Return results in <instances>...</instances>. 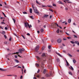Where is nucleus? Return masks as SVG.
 <instances>
[{
    "instance_id": "nucleus-40",
    "label": "nucleus",
    "mask_w": 79,
    "mask_h": 79,
    "mask_svg": "<svg viewBox=\"0 0 79 79\" xmlns=\"http://www.w3.org/2000/svg\"><path fill=\"white\" fill-rule=\"evenodd\" d=\"M42 6L43 7H47V6H45V5H42Z\"/></svg>"
},
{
    "instance_id": "nucleus-12",
    "label": "nucleus",
    "mask_w": 79,
    "mask_h": 79,
    "mask_svg": "<svg viewBox=\"0 0 79 79\" xmlns=\"http://www.w3.org/2000/svg\"><path fill=\"white\" fill-rule=\"evenodd\" d=\"M48 15H44V17L45 18H47V16H48Z\"/></svg>"
},
{
    "instance_id": "nucleus-16",
    "label": "nucleus",
    "mask_w": 79,
    "mask_h": 79,
    "mask_svg": "<svg viewBox=\"0 0 79 79\" xmlns=\"http://www.w3.org/2000/svg\"><path fill=\"white\" fill-rule=\"evenodd\" d=\"M73 61L74 63H75L76 62V60L74 59L73 60Z\"/></svg>"
},
{
    "instance_id": "nucleus-49",
    "label": "nucleus",
    "mask_w": 79,
    "mask_h": 79,
    "mask_svg": "<svg viewBox=\"0 0 79 79\" xmlns=\"http://www.w3.org/2000/svg\"><path fill=\"white\" fill-rule=\"evenodd\" d=\"M9 41H11V38H10V39H9Z\"/></svg>"
},
{
    "instance_id": "nucleus-32",
    "label": "nucleus",
    "mask_w": 79,
    "mask_h": 79,
    "mask_svg": "<svg viewBox=\"0 0 79 79\" xmlns=\"http://www.w3.org/2000/svg\"><path fill=\"white\" fill-rule=\"evenodd\" d=\"M49 10H50V11H52V12H53V10H52L51 9H49Z\"/></svg>"
},
{
    "instance_id": "nucleus-23",
    "label": "nucleus",
    "mask_w": 79,
    "mask_h": 79,
    "mask_svg": "<svg viewBox=\"0 0 79 79\" xmlns=\"http://www.w3.org/2000/svg\"><path fill=\"white\" fill-rule=\"evenodd\" d=\"M68 55L69 56H70V57H72V56L70 54L68 53Z\"/></svg>"
},
{
    "instance_id": "nucleus-14",
    "label": "nucleus",
    "mask_w": 79,
    "mask_h": 79,
    "mask_svg": "<svg viewBox=\"0 0 79 79\" xmlns=\"http://www.w3.org/2000/svg\"><path fill=\"white\" fill-rule=\"evenodd\" d=\"M32 9L30 8V13H32Z\"/></svg>"
},
{
    "instance_id": "nucleus-24",
    "label": "nucleus",
    "mask_w": 79,
    "mask_h": 79,
    "mask_svg": "<svg viewBox=\"0 0 79 79\" xmlns=\"http://www.w3.org/2000/svg\"><path fill=\"white\" fill-rule=\"evenodd\" d=\"M48 7H49V8H52V6L51 5H48Z\"/></svg>"
},
{
    "instance_id": "nucleus-35",
    "label": "nucleus",
    "mask_w": 79,
    "mask_h": 79,
    "mask_svg": "<svg viewBox=\"0 0 79 79\" xmlns=\"http://www.w3.org/2000/svg\"><path fill=\"white\" fill-rule=\"evenodd\" d=\"M49 49H50V48H51V46L50 45L48 46V47Z\"/></svg>"
},
{
    "instance_id": "nucleus-7",
    "label": "nucleus",
    "mask_w": 79,
    "mask_h": 79,
    "mask_svg": "<svg viewBox=\"0 0 79 79\" xmlns=\"http://www.w3.org/2000/svg\"><path fill=\"white\" fill-rule=\"evenodd\" d=\"M58 63H59V64H60V59L58 58H57L56 59Z\"/></svg>"
},
{
    "instance_id": "nucleus-5",
    "label": "nucleus",
    "mask_w": 79,
    "mask_h": 79,
    "mask_svg": "<svg viewBox=\"0 0 79 79\" xmlns=\"http://www.w3.org/2000/svg\"><path fill=\"white\" fill-rule=\"evenodd\" d=\"M61 39H59L57 40V42L58 43H61Z\"/></svg>"
},
{
    "instance_id": "nucleus-4",
    "label": "nucleus",
    "mask_w": 79,
    "mask_h": 79,
    "mask_svg": "<svg viewBox=\"0 0 79 79\" xmlns=\"http://www.w3.org/2000/svg\"><path fill=\"white\" fill-rule=\"evenodd\" d=\"M39 46H36L35 48V51L37 52V50H39Z\"/></svg>"
},
{
    "instance_id": "nucleus-34",
    "label": "nucleus",
    "mask_w": 79,
    "mask_h": 79,
    "mask_svg": "<svg viewBox=\"0 0 79 79\" xmlns=\"http://www.w3.org/2000/svg\"><path fill=\"white\" fill-rule=\"evenodd\" d=\"M5 39H6V38H7V37H6V35H4Z\"/></svg>"
},
{
    "instance_id": "nucleus-1",
    "label": "nucleus",
    "mask_w": 79,
    "mask_h": 79,
    "mask_svg": "<svg viewBox=\"0 0 79 79\" xmlns=\"http://www.w3.org/2000/svg\"><path fill=\"white\" fill-rule=\"evenodd\" d=\"M24 48H19L18 50V52H16V53H13V54H16V53H17V54H18L19 53H23V52H24Z\"/></svg>"
},
{
    "instance_id": "nucleus-43",
    "label": "nucleus",
    "mask_w": 79,
    "mask_h": 79,
    "mask_svg": "<svg viewBox=\"0 0 79 79\" xmlns=\"http://www.w3.org/2000/svg\"><path fill=\"white\" fill-rule=\"evenodd\" d=\"M56 24L57 27H59V26H58V24L56 23Z\"/></svg>"
},
{
    "instance_id": "nucleus-37",
    "label": "nucleus",
    "mask_w": 79,
    "mask_h": 79,
    "mask_svg": "<svg viewBox=\"0 0 79 79\" xmlns=\"http://www.w3.org/2000/svg\"><path fill=\"white\" fill-rule=\"evenodd\" d=\"M21 36L23 37V38L24 39H25V37H24L23 35H22Z\"/></svg>"
},
{
    "instance_id": "nucleus-50",
    "label": "nucleus",
    "mask_w": 79,
    "mask_h": 79,
    "mask_svg": "<svg viewBox=\"0 0 79 79\" xmlns=\"http://www.w3.org/2000/svg\"><path fill=\"white\" fill-rule=\"evenodd\" d=\"M73 24L74 25V26H76V23H73Z\"/></svg>"
},
{
    "instance_id": "nucleus-6",
    "label": "nucleus",
    "mask_w": 79,
    "mask_h": 79,
    "mask_svg": "<svg viewBox=\"0 0 79 79\" xmlns=\"http://www.w3.org/2000/svg\"><path fill=\"white\" fill-rule=\"evenodd\" d=\"M52 74H51V73H50V75L49 74H48L47 73L46 74V77H49V76H52Z\"/></svg>"
},
{
    "instance_id": "nucleus-3",
    "label": "nucleus",
    "mask_w": 79,
    "mask_h": 79,
    "mask_svg": "<svg viewBox=\"0 0 79 79\" xmlns=\"http://www.w3.org/2000/svg\"><path fill=\"white\" fill-rule=\"evenodd\" d=\"M25 27H27V25L29 27V28H30V26H29V23H24Z\"/></svg>"
},
{
    "instance_id": "nucleus-29",
    "label": "nucleus",
    "mask_w": 79,
    "mask_h": 79,
    "mask_svg": "<svg viewBox=\"0 0 79 79\" xmlns=\"http://www.w3.org/2000/svg\"><path fill=\"white\" fill-rule=\"evenodd\" d=\"M44 48H45V47H44V46L43 47H42V50H44Z\"/></svg>"
},
{
    "instance_id": "nucleus-48",
    "label": "nucleus",
    "mask_w": 79,
    "mask_h": 79,
    "mask_svg": "<svg viewBox=\"0 0 79 79\" xmlns=\"http://www.w3.org/2000/svg\"><path fill=\"white\" fill-rule=\"evenodd\" d=\"M78 43V41L75 42V44H77Z\"/></svg>"
},
{
    "instance_id": "nucleus-44",
    "label": "nucleus",
    "mask_w": 79,
    "mask_h": 79,
    "mask_svg": "<svg viewBox=\"0 0 79 79\" xmlns=\"http://www.w3.org/2000/svg\"><path fill=\"white\" fill-rule=\"evenodd\" d=\"M58 55H59V56H61V55H60V54L59 53H57Z\"/></svg>"
},
{
    "instance_id": "nucleus-17",
    "label": "nucleus",
    "mask_w": 79,
    "mask_h": 79,
    "mask_svg": "<svg viewBox=\"0 0 79 79\" xmlns=\"http://www.w3.org/2000/svg\"><path fill=\"white\" fill-rule=\"evenodd\" d=\"M46 70L45 69H44V70L43 73L45 74L46 73Z\"/></svg>"
},
{
    "instance_id": "nucleus-39",
    "label": "nucleus",
    "mask_w": 79,
    "mask_h": 79,
    "mask_svg": "<svg viewBox=\"0 0 79 79\" xmlns=\"http://www.w3.org/2000/svg\"><path fill=\"white\" fill-rule=\"evenodd\" d=\"M5 30H7L8 29V28H7L6 27L5 28Z\"/></svg>"
},
{
    "instance_id": "nucleus-26",
    "label": "nucleus",
    "mask_w": 79,
    "mask_h": 79,
    "mask_svg": "<svg viewBox=\"0 0 79 79\" xmlns=\"http://www.w3.org/2000/svg\"><path fill=\"white\" fill-rule=\"evenodd\" d=\"M70 42H71V43H72V44H74L75 43V42H74V41H71Z\"/></svg>"
},
{
    "instance_id": "nucleus-45",
    "label": "nucleus",
    "mask_w": 79,
    "mask_h": 79,
    "mask_svg": "<svg viewBox=\"0 0 79 79\" xmlns=\"http://www.w3.org/2000/svg\"><path fill=\"white\" fill-rule=\"evenodd\" d=\"M15 57L16 58H18V56L15 55Z\"/></svg>"
},
{
    "instance_id": "nucleus-9",
    "label": "nucleus",
    "mask_w": 79,
    "mask_h": 79,
    "mask_svg": "<svg viewBox=\"0 0 79 79\" xmlns=\"http://www.w3.org/2000/svg\"><path fill=\"white\" fill-rule=\"evenodd\" d=\"M15 63H19V61L17 60H15Z\"/></svg>"
},
{
    "instance_id": "nucleus-31",
    "label": "nucleus",
    "mask_w": 79,
    "mask_h": 79,
    "mask_svg": "<svg viewBox=\"0 0 79 79\" xmlns=\"http://www.w3.org/2000/svg\"><path fill=\"white\" fill-rule=\"evenodd\" d=\"M36 66H37V67H38V66H39V64H36Z\"/></svg>"
},
{
    "instance_id": "nucleus-51",
    "label": "nucleus",
    "mask_w": 79,
    "mask_h": 79,
    "mask_svg": "<svg viewBox=\"0 0 79 79\" xmlns=\"http://www.w3.org/2000/svg\"><path fill=\"white\" fill-rule=\"evenodd\" d=\"M67 38L68 39H71V38H70V37H67Z\"/></svg>"
},
{
    "instance_id": "nucleus-46",
    "label": "nucleus",
    "mask_w": 79,
    "mask_h": 79,
    "mask_svg": "<svg viewBox=\"0 0 79 79\" xmlns=\"http://www.w3.org/2000/svg\"><path fill=\"white\" fill-rule=\"evenodd\" d=\"M62 45H63V46H64V47H65V45L63 43L62 44Z\"/></svg>"
},
{
    "instance_id": "nucleus-53",
    "label": "nucleus",
    "mask_w": 79,
    "mask_h": 79,
    "mask_svg": "<svg viewBox=\"0 0 79 79\" xmlns=\"http://www.w3.org/2000/svg\"><path fill=\"white\" fill-rule=\"evenodd\" d=\"M27 35H30V34L29 33H28L27 34Z\"/></svg>"
},
{
    "instance_id": "nucleus-25",
    "label": "nucleus",
    "mask_w": 79,
    "mask_h": 79,
    "mask_svg": "<svg viewBox=\"0 0 79 79\" xmlns=\"http://www.w3.org/2000/svg\"><path fill=\"white\" fill-rule=\"evenodd\" d=\"M30 17L31 19H34V18H33V17L32 16H30Z\"/></svg>"
},
{
    "instance_id": "nucleus-54",
    "label": "nucleus",
    "mask_w": 79,
    "mask_h": 79,
    "mask_svg": "<svg viewBox=\"0 0 79 79\" xmlns=\"http://www.w3.org/2000/svg\"><path fill=\"white\" fill-rule=\"evenodd\" d=\"M64 40H66V38H64L63 39Z\"/></svg>"
},
{
    "instance_id": "nucleus-52",
    "label": "nucleus",
    "mask_w": 79,
    "mask_h": 79,
    "mask_svg": "<svg viewBox=\"0 0 79 79\" xmlns=\"http://www.w3.org/2000/svg\"><path fill=\"white\" fill-rule=\"evenodd\" d=\"M22 78H23V76H21L20 77V79H22Z\"/></svg>"
},
{
    "instance_id": "nucleus-60",
    "label": "nucleus",
    "mask_w": 79,
    "mask_h": 79,
    "mask_svg": "<svg viewBox=\"0 0 79 79\" xmlns=\"http://www.w3.org/2000/svg\"><path fill=\"white\" fill-rule=\"evenodd\" d=\"M24 73H26V70L24 69Z\"/></svg>"
},
{
    "instance_id": "nucleus-55",
    "label": "nucleus",
    "mask_w": 79,
    "mask_h": 79,
    "mask_svg": "<svg viewBox=\"0 0 79 79\" xmlns=\"http://www.w3.org/2000/svg\"><path fill=\"white\" fill-rule=\"evenodd\" d=\"M37 33H38V34H39V33H40V31H37Z\"/></svg>"
},
{
    "instance_id": "nucleus-19",
    "label": "nucleus",
    "mask_w": 79,
    "mask_h": 79,
    "mask_svg": "<svg viewBox=\"0 0 79 79\" xmlns=\"http://www.w3.org/2000/svg\"><path fill=\"white\" fill-rule=\"evenodd\" d=\"M69 74H70L71 76H72V75H73V74L71 72H69Z\"/></svg>"
},
{
    "instance_id": "nucleus-64",
    "label": "nucleus",
    "mask_w": 79,
    "mask_h": 79,
    "mask_svg": "<svg viewBox=\"0 0 79 79\" xmlns=\"http://www.w3.org/2000/svg\"><path fill=\"white\" fill-rule=\"evenodd\" d=\"M33 79H36V77H33Z\"/></svg>"
},
{
    "instance_id": "nucleus-22",
    "label": "nucleus",
    "mask_w": 79,
    "mask_h": 79,
    "mask_svg": "<svg viewBox=\"0 0 79 79\" xmlns=\"http://www.w3.org/2000/svg\"><path fill=\"white\" fill-rule=\"evenodd\" d=\"M59 31H60V29H58L56 31V32L58 33H59Z\"/></svg>"
},
{
    "instance_id": "nucleus-41",
    "label": "nucleus",
    "mask_w": 79,
    "mask_h": 79,
    "mask_svg": "<svg viewBox=\"0 0 79 79\" xmlns=\"http://www.w3.org/2000/svg\"><path fill=\"white\" fill-rule=\"evenodd\" d=\"M1 24H5V23L2 22L1 23Z\"/></svg>"
},
{
    "instance_id": "nucleus-63",
    "label": "nucleus",
    "mask_w": 79,
    "mask_h": 79,
    "mask_svg": "<svg viewBox=\"0 0 79 79\" xmlns=\"http://www.w3.org/2000/svg\"><path fill=\"white\" fill-rule=\"evenodd\" d=\"M77 52H79V50H77Z\"/></svg>"
},
{
    "instance_id": "nucleus-58",
    "label": "nucleus",
    "mask_w": 79,
    "mask_h": 79,
    "mask_svg": "<svg viewBox=\"0 0 79 79\" xmlns=\"http://www.w3.org/2000/svg\"><path fill=\"white\" fill-rule=\"evenodd\" d=\"M37 77H40V76L39 75H37Z\"/></svg>"
},
{
    "instance_id": "nucleus-21",
    "label": "nucleus",
    "mask_w": 79,
    "mask_h": 79,
    "mask_svg": "<svg viewBox=\"0 0 79 79\" xmlns=\"http://www.w3.org/2000/svg\"><path fill=\"white\" fill-rule=\"evenodd\" d=\"M13 20L14 22V23H15V22H16V20L14 19H13Z\"/></svg>"
},
{
    "instance_id": "nucleus-11",
    "label": "nucleus",
    "mask_w": 79,
    "mask_h": 79,
    "mask_svg": "<svg viewBox=\"0 0 79 79\" xmlns=\"http://www.w3.org/2000/svg\"><path fill=\"white\" fill-rule=\"evenodd\" d=\"M36 59L38 60H40V58L38 56H36Z\"/></svg>"
},
{
    "instance_id": "nucleus-38",
    "label": "nucleus",
    "mask_w": 79,
    "mask_h": 79,
    "mask_svg": "<svg viewBox=\"0 0 79 79\" xmlns=\"http://www.w3.org/2000/svg\"><path fill=\"white\" fill-rule=\"evenodd\" d=\"M23 14H27V12H23Z\"/></svg>"
},
{
    "instance_id": "nucleus-28",
    "label": "nucleus",
    "mask_w": 79,
    "mask_h": 79,
    "mask_svg": "<svg viewBox=\"0 0 79 79\" xmlns=\"http://www.w3.org/2000/svg\"><path fill=\"white\" fill-rule=\"evenodd\" d=\"M66 64H67V66H69V63H68V62H66Z\"/></svg>"
},
{
    "instance_id": "nucleus-42",
    "label": "nucleus",
    "mask_w": 79,
    "mask_h": 79,
    "mask_svg": "<svg viewBox=\"0 0 79 79\" xmlns=\"http://www.w3.org/2000/svg\"><path fill=\"white\" fill-rule=\"evenodd\" d=\"M53 6H56V4H53Z\"/></svg>"
},
{
    "instance_id": "nucleus-10",
    "label": "nucleus",
    "mask_w": 79,
    "mask_h": 79,
    "mask_svg": "<svg viewBox=\"0 0 79 79\" xmlns=\"http://www.w3.org/2000/svg\"><path fill=\"white\" fill-rule=\"evenodd\" d=\"M1 34H3V35H5V32L4 31H2Z\"/></svg>"
},
{
    "instance_id": "nucleus-61",
    "label": "nucleus",
    "mask_w": 79,
    "mask_h": 79,
    "mask_svg": "<svg viewBox=\"0 0 79 79\" xmlns=\"http://www.w3.org/2000/svg\"><path fill=\"white\" fill-rule=\"evenodd\" d=\"M60 48H63V47L62 46H60Z\"/></svg>"
},
{
    "instance_id": "nucleus-36",
    "label": "nucleus",
    "mask_w": 79,
    "mask_h": 79,
    "mask_svg": "<svg viewBox=\"0 0 79 79\" xmlns=\"http://www.w3.org/2000/svg\"><path fill=\"white\" fill-rule=\"evenodd\" d=\"M40 72V70L39 69L38 71H37V73H39Z\"/></svg>"
},
{
    "instance_id": "nucleus-13",
    "label": "nucleus",
    "mask_w": 79,
    "mask_h": 79,
    "mask_svg": "<svg viewBox=\"0 0 79 79\" xmlns=\"http://www.w3.org/2000/svg\"><path fill=\"white\" fill-rule=\"evenodd\" d=\"M68 22L69 23H70L71 22V20L70 19H69Z\"/></svg>"
},
{
    "instance_id": "nucleus-20",
    "label": "nucleus",
    "mask_w": 79,
    "mask_h": 79,
    "mask_svg": "<svg viewBox=\"0 0 79 79\" xmlns=\"http://www.w3.org/2000/svg\"><path fill=\"white\" fill-rule=\"evenodd\" d=\"M2 14H3V15H4V16H5V17L6 18V15H5V13H3V12H2Z\"/></svg>"
},
{
    "instance_id": "nucleus-30",
    "label": "nucleus",
    "mask_w": 79,
    "mask_h": 79,
    "mask_svg": "<svg viewBox=\"0 0 79 79\" xmlns=\"http://www.w3.org/2000/svg\"><path fill=\"white\" fill-rule=\"evenodd\" d=\"M65 10H68V8L67 7H66L65 8Z\"/></svg>"
},
{
    "instance_id": "nucleus-47",
    "label": "nucleus",
    "mask_w": 79,
    "mask_h": 79,
    "mask_svg": "<svg viewBox=\"0 0 79 79\" xmlns=\"http://www.w3.org/2000/svg\"><path fill=\"white\" fill-rule=\"evenodd\" d=\"M36 3H37V4H39V2L37 0H36Z\"/></svg>"
},
{
    "instance_id": "nucleus-33",
    "label": "nucleus",
    "mask_w": 79,
    "mask_h": 79,
    "mask_svg": "<svg viewBox=\"0 0 79 79\" xmlns=\"http://www.w3.org/2000/svg\"><path fill=\"white\" fill-rule=\"evenodd\" d=\"M73 36H74V38H77V36H76V35H73Z\"/></svg>"
},
{
    "instance_id": "nucleus-2",
    "label": "nucleus",
    "mask_w": 79,
    "mask_h": 79,
    "mask_svg": "<svg viewBox=\"0 0 79 79\" xmlns=\"http://www.w3.org/2000/svg\"><path fill=\"white\" fill-rule=\"evenodd\" d=\"M32 6L35 13H37V14H38V13H39V11H38V10H37V9H36V8H35V7H34V6L33 5H32Z\"/></svg>"
},
{
    "instance_id": "nucleus-57",
    "label": "nucleus",
    "mask_w": 79,
    "mask_h": 79,
    "mask_svg": "<svg viewBox=\"0 0 79 79\" xmlns=\"http://www.w3.org/2000/svg\"><path fill=\"white\" fill-rule=\"evenodd\" d=\"M52 15H50V18H52Z\"/></svg>"
},
{
    "instance_id": "nucleus-59",
    "label": "nucleus",
    "mask_w": 79,
    "mask_h": 79,
    "mask_svg": "<svg viewBox=\"0 0 79 79\" xmlns=\"http://www.w3.org/2000/svg\"><path fill=\"white\" fill-rule=\"evenodd\" d=\"M44 78H45L44 77H41L42 79H44Z\"/></svg>"
},
{
    "instance_id": "nucleus-18",
    "label": "nucleus",
    "mask_w": 79,
    "mask_h": 79,
    "mask_svg": "<svg viewBox=\"0 0 79 79\" xmlns=\"http://www.w3.org/2000/svg\"><path fill=\"white\" fill-rule=\"evenodd\" d=\"M42 56H45V53H43L42 55Z\"/></svg>"
},
{
    "instance_id": "nucleus-15",
    "label": "nucleus",
    "mask_w": 79,
    "mask_h": 79,
    "mask_svg": "<svg viewBox=\"0 0 79 79\" xmlns=\"http://www.w3.org/2000/svg\"><path fill=\"white\" fill-rule=\"evenodd\" d=\"M41 32H44V30L43 29V28H41L40 30Z\"/></svg>"
},
{
    "instance_id": "nucleus-56",
    "label": "nucleus",
    "mask_w": 79,
    "mask_h": 79,
    "mask_svg": "<svg viewBox=\"0 0 79 79\" xmlns=\"http://www.w3.org/2000/svg\"><path fill=\"white\" fill-rule=\"evenodd\" d=\"M14 76L15 77H17V75H14Z\"/></svg>"
},
{
    "instance_id": "nucleus-62",
    "label": "nucleus",
    "mask_w": 79,
    "mask_h": 79,
    "mask_svg": "<svg viewBox=\"0 0 79 79\" xmlns=\"http://www.w3.org/2000/svg\"><path fill=\"white\" fill-rule=\"evenodd\" d=\"M63 52H64V53H66V51H65V50H63Z\"/></svg>"
},
{
    "instance_id": "nucleus-27",
    "label": "nucleus",
    "mask_w": 79,
    "mask_h": 79,
    "mask_svg": "<svg viewBox=\"0 0 79 79\" xmlns=\"http://www.w3.org/2000/svg\"><path fill=\"white\" fill-rule=\"evenodd\" d=\"M71 69L73 71L74 70V69H73V67L72 66H71Z\"/></svg>"
},
{
    "instance_id": "nucleus-8",
    "label": "nucleus",
    "mask_w": 79,
    "mask_h": 79,
    "mask_svg": "<svg viewBox=\"0 0 79 79\" xmlns=\"http://www.w3.org/2000/svg\"><path fill=\"white\" fill-rule=\"evenodd\" d=\"M57 2L58 3H60V4H62V5H63V2H61V1H59L58 2Z\"/></svg>"
}]
</instances>
